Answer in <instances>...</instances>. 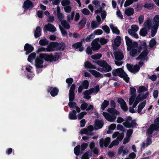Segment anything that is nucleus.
I'll use <instances>...</instances> for the list:
<instances>
[{"label": "nucleus", "instance_id": "1", "mask_svg": "<svg viewBox=\"0 0 159 159\" xmlns=\"http://www.w3.org/2000/svg\"><path fill=\"white\" fill-rule=\"evenodd\" d=\"M97 64L102 68H98L97 70L101 72H108L111 70V66L108 65L107 62L104 61H101L97 62Z\"/></svg>", "mask_w": 159, "mask_h": 159}, {"label": "nucleus", "instance_id": "2", "mask_svg": "<svg viewBox=\"0 0 159 159\" xmlns=\"http://www.w3.org/2000/svg\"><path fill=\"white\" fill-rule=\"evenodd\" d=\"M112 74L115 76H119L123 78L125 81L128 83L129 81V78L128 75L124 72L122 68H120L113 70L112 71Z\"/></svg>", "mask_w": 159, "mask_h": 159}, {"label": "nucleus", "instance_id": "3", "mask_svg": "<svg viewBox=\"0 0 159 159\" xmlns=\"http://www.w3.org/2000/svg\"><path fill=\"white\" fill-rule=\"evenodd\" d=\"M46 55L45 54H40L39 57H37L35 60V66L36 68H42L43 67V60L46 61L47 58L42 55Z\"/></svg>", "mask_w": 159, "mask_h": 159}, {"label": "nucleus", "instance_id": "4", "mask_svg": "<svg viewBox=\"0 0 159 159\" xmlns=\"http://www.w3.org/2000/svg\"><path fill=\"white\" fill-rule=\"evenodd\" d=\"M141 48H143L144 50L141 53L136 59L141 61L147 60V55L148 53V50L146 49V44L145 42H143L142 44Z\"/></svg>", "mask_w": 159, "mask_h": 159}, {"label": "nucleus", "instance_id": "5", "mask_svg": "<svg viewBox=\"0 0 159 159\" xmlns=\"http://www.w3.org/2000/svg\"><path fill=\"white\" fill-rule=\"evenodd\" d=\"M154 121L155 124L150 125L147 131L149 134H151L154 130H159V117L155 119Z\"/></svg>", "mask_w": 159, "mask_h": 159}, {"label": "nucleus", "instance_id": "6", "mask_svg": "<svg viewBox=\"0 0 159 159\" xmlns=\"http://www.w3.org/2000/svg\"><path fill=\"white\" fill-rule=\"evenodd\" d=\"M55 43H51L47 46V48H41L38 49L39 52H52L56 50V46Z\"/></svg>", "mask_w": 159, "mask_h": 159}, {"label": "nucleus", "instance_id": "7", "mask_svg": "<svg viewBox=\"0 0 159 159\" xmlns=\"http://www.w3.org/2000/svg\"><path fill=\"white\" fill-rule=\"evenodd\" d=\"M88 144L87 143H83L81 146V148L80 149V145H78L75 147L74 149L75 154L77 156H78L79 153H82L88 147Z\"/></svg>", "mask_w": 159, "mask_h": 159}, {"label": "nucleus", "instance_id": "8", "mask_svg": "<svg viewBox=\"0 0 159 159\" xmlns=\"http://www.w3.org/2000/svg\"><path fill=\"white\" fill-rule=\"evenodd\" d=\"M124 125L126 127H133L135 125V121L132 120V118L129 116H127L126 118L125 121L123 123Z\"/></svg>", "mask_w": 159, "mask_h": 159}, {"label": "nucleus", "instance_id": "9", "mask_svg": "<svg viewBox=\"0 0 159 159\" xmlns=\"http://www.w3.org/2000/svg\"><path fill=\"white\" fill-rule=\"evenodd\" d=\"M61 54L59 53H56L54 56L49 55L46 54V55H42L43 57H46V61H52L58 60Z\"/></svg>", "mask_w": 159, "mask_h": 159}, {"label": "nucleus", "instance_id": "10", "mask_svg": "<svg viewBox=\"0 0 159 159\" xmlns=\"http://www.w3.org/2000/svg\"><path fill=\"white\" fill-rule=\"evenodd\" d=\"M129 152V149L128 147L122 146L118 148V153L119 155L124 156L127 155Z\"/></svg>", "mask_w": 159, "mask_h": 159}, {"label": "nucleus", "instance_id": "11", "mask_svg": "<svg viewBox=\"0 0 159 159\" xmlns=\"http://www.w3.org/2000/svg\"><path fill=\"white\" fill-rule=\"evenodd\" d=\"M103 115L107 120L110 122H114L116 118L115 115L110 113L108 114L105 112H103Z\"/></svg>", "mask_w": 159, "mask_h": 159}, {"label": "nucleus", "instance_id": "12", "mask_svg": "<svg viewBox=\"0 0 159 159\" xmlns=\"http://www.w3.org/2000/svg\"><path fill=\"white\" fill-rule=\"evenodd\" d=\"M128 51H129L130 55L132 57H135L140 52V48H138L137 46L135 47L132 46L129 50H127Z\"/></svg>", "mask_w": 159, "mask_h": 159}, {"label": "nucleus", "instance_id": "13", "mask_svg": "<svg viewBox=\"0 0 159 159\" xmlns=\"http://www.w3.org/2000/svg\"><path fill=\"white\" fill-rule=\"evenodd\" d=\"M92 49L93 51L98 50L101 47L99 43V39L97 38L93 40L91 43Z\"/></svg>", "mask_w": 159, "mask_h": 159}, {"label": "nucleus", "instance_id": "14", "mask_svg": "<svg viewBox=\"0 0 159 159\" xmlns=\"http://www.w3.org/2000/svg\"><path fill=\"white\" fill-rule=\"evenodd\" d=\"M125 39L127 46V50H129L132 46H137V43L136 42H132V41L127 36H125Z\"/></svg>", "mask_w": 159, "mask_h": 159}, {"label": "nucleus", "instance_id": "15", "mask_svg": "<svg viewBox=\"0 0 159 159\" xmlns=\"http://www.w3.org/2000/svg\"><path fill=\"white\" fill-rule=\"evenodd\" d=\"M111 141V138L110 137H107L105 139H101L99 140V144L100 146L102 148L103 146L107 147Z\"/></svg>", "mask_w": 159, "mask_h": 159}, {"label": "nucleus", "instance_id": "16", "mask_svg": "<svg viewBox=\"0 0 159 159\" xmlns=\"http://www.w3.org/2000/svg\"><path fill=\"white\" fill-rule=\"evenodd\" d=\"M135 97L134 95H131L129 99V104L132 105L133 107H135L140 101L139 99H137V97L135 99Z\"/></svg>", "mask_w": 159, "mask_h": 159}, {"label": "nucleus", "instance_id": "17", "mask_svg": "<svg viewBox=\"0 0 159 159\" xmlns=\"http://www.w3.org/2000/svg\"><path fill=\"white\" fill-rule=\"evenodd\" d=\"M126 66L128 70L134 73H135L138 71L140 69L139 66L137 65L134 66H132L130 64H127Z\"/></svg>", "mask_w": 159, "mask_h": 159}, {"label": "nucleus", "instance_id": "18", "mask_svg": "<svg viewBox=\"0 0 159 159\" xmlns=\"http://www.w3.org/2000/svg\"><path fill=\"white\" fill-rule=\"evenodd\" d=\"M93 130V127L92 125L89 126L87 129H84L80 131L81 134H85L88 135H91L90 132Z\"/></svg>", "mask_w": 159, "mask_h": 159}, {"label": "nucleus", "instance_id": "19", "mask_svg": "<svg viewBox=\"0 0 159 159\" xmlns=\"http://www.w3.org/2000/svg\"><path fill=\"white\" fill-rule=\"evenodd\" d=\"M117 102L120 105L121 107L122 110L125 111H126L128 110V108L126 103L123 99L120 98H118Z\"/></svg>", "mask_w": 159, "mask_h": 159}, {"label": "nucleus", "instance_id": "20", "mask_svg": "<svg viewBox=\"0 0 159 159\" xmlns=\"http://www.w3.org/2000/svg\"><path fill=\"white\" fill-rule=\"evenodd\" d=\"M56 29L52 25L50 24H48L44 26V31H49L52 32L56 31Z\"/></svg>", "mask_w": 159, "mask_h": 159}, {"label": "nucleus", "instance_id": "21", "mask_svg": "<svg viewBox=\"0 0 159 159\" xmlns=\"http://www.w3.org/2000/svg\"><path fill=\"white\" fill-rule=\"evenodd\" d=\"M24 49L26 51L25 54H28L29 53L32 52L34 49V47L28 43H26L24 48Z\"/></svg>", "mask_w": 159, "mask_h": 159}, {"label": "nucleus", "instance_id": "22", "mask_svg": "<svg viewBox=\"0 0 159 159\" xmlns=\"http://www.w3.org/2000/svg\"><path fill=\"white\" fill-rule=\"evenodd\" d=\"M152 23L153 24V26L158 28L159 26V15H156L154 17Z\"/></svg>", "mask_w": 159, "mask_h": 159}, {"label": "nucleus", "instance_id": "23", "mask_svg": "<svg viewBox=\"0 0 159 159\" xmlns=\"http://www.w3.org/2000/svg\"><path fill=\"white\" fill-rule=\"evenodd\" d=\"M121 41V38L119 36H117L114 40V43L112 44L113 48H116L120 44Z\"/></svg>", "mask_w": 159, "mask_h": 159}, {"label": "nucleus", "instance_id": "24", "mask_svg": "<svg viewBox=\"0 0 159 159\" xmlns=\"http://www.w3.org/2000/svg\"><path fill=\"white\" fill-rule=\"evenodd\" d=\"M103 121L102 120H96L95 123V129H98L102 128L103 126Z\"/></svg>", "mask_w": 159, "mask_h": 159}, {"label": "nucleus", "instance_id": "25", "mask_svg": "<svg viewBox=\"0 0 159 159\" xmlns=\"http://www.w3.org/2000/svg\"><path fill=\"white\" fill-rule=\"evenodd\" d=\"M58 91V89L56 88L50 87L48 89V91L50 92L51 95L53 97L57 95Z\"/></svg>", "mask_w": 159, "mask_h": 159}, {"label": "nucleus", "instance_id": "26", "mask_svg": "<svg viewBox=\"0 0 159 159\" xmlns=\"http://www.w3.org/2000/svg\"><path fill=\"white\" fill-rule=\"evenodd\" d=\"M114 54L115 58L116 60H120L123 58V53L120 51H117L114 53Z\"/></svg>", "mask_w": 159, "mask_h": 159}, {"label": "nucleus", "instance_id": "27", "mask_svg": "<svg viewBox=\"0 0 159 159\" xmlns=\"http://www.w3.org/2000/svg\"><path fill=\"white\" fill-rule=\"evenodd\" d=\"M33 7V3L30 0L25 1L23 4V7L25 9H30Z\"/></svg>", "mask_w": 159, "mask_h": 159}, {"label": "nucleus", "instance_id": "28", "mask_svg": "<svg viewBox=\"0 0 159 159\" xmlns=\"http://www.w3.org/2000/svg\"><path fill=\"white\" fill-rule=\"evenodd\" d=\"M124 134L123 133H120L118 132H114L112 135V138H115L117 137L116 139H119V140H121L123 138Z\"/></svg>", "mask_w": 159, "mask_h": 159}, {"label": "nucleus", "instance_id": "29", "mask_svg": "<svg viewBox=\"0 0 159 159\" xmlns=\"http://www.w3.org/2000/svg\"><path fill=\"white\" fill-rule=\"evenodd\" d=\"M68 105L70 108H75L77 112H80V109L79 107L77 106L76 103L73 102H70L68 103Z\"/></svg>", "mask_w": 159, "mask_h": 159}, {"label": "nucleus", "instance_id": "30", "mask_svg": "<svg viewBox=\"0 0 159 159\" xmlns=\"http://www.w3.org/2000/svg\"><path fill=\"white\" fill-rule=\"evenodd\" d=\"M149 94L148 92H147L145 93H139V94L137 96V99H139L140 100H143L146 99L148 96Z\"/></svg>", "mask_w": 159, "mask_h": 159}, {"label": "nucleus", "instance_id": "31", "mask_svg": "<svg viewBox=\"0 0 159 159\" xmlns=\"http://www.w3.org/2000/svg\"><path fill=\"white\" fill-rule=\"evenodd\" d=\"M57 15L59 20L61 21L64 17L63 15L60 12V9L59 6H57Z\"/></svg>", "mask_w": 159, "mask_h": 159}, {"label": "nucleus", "instance_id": "32", "mask_svg": "<svg viewBox=\"0 0 159 159\" xmlns=\"http://www.w3.org/2000/svg\"><path fill=\"white\" fill-rule=\"evenodd\" d=\"M76 112L75 110H73L70 112L69 115V118L70 120H75L77 119L76 116Z\"/></svg>", "mask_w": 159, "mask_h": 159}, {"label": "nucleus", "instance_id": "33", "mask_svg": "<svg viewBox=\"0 0 159 159\" xmlns=\"http://www.w3.org/2000/svg\"><path fill=\"white\" fill-rule=\"evenodd\" d=\"M89 71L95 77L98 78L99 77H102V74H100L99 72L96 70H89Z\"/></svg>", "mask_w": 159, "mask_h": 159}, {"label": "nucleus", "instance_id": "34", "mask_svg": "<svg viewBox=\"0 0 159 159\" xmlns=\"http://www.w3.org/2000/svg\"><path fill=\"white\" fill-rule=\"evenodd\" d=\"M144 25L145 26L144 27L146 28L148 30H149L150 28L152 25V23L151 20L149 18L147 19L145 21L144 23Z\"/></svg>", "mask_w": 159, "mask_h": 159}, {"label": "nucleus", "instance_id": "35", "mask_svg": "<svg viewBox=\"0 0 159 159\" xmlns=\"http://www.w3.org/2000/svg\"><path fill=\"white\" fill-rule=\"evenodd\" d=\"M56 46V50H63L65 48V45L64 43H55Z\"/></svg>", "mask_w": 159, "mask_h": 159}, {"label": "nucleus", "instance_id": "36", "mask_svg": "<svg viewBox=\"0 0 159 159\" xmlns=\"http://www.w3.org/2000/svg\"><path fill=\"white\" fill-rule=\"evenodd\" d=\"M110 26L112 30V32L113 33L116 34H120V31L117 29L116 27L115 26L112 24H110Z\"/></svg>", "mask_w": 159, "mask_h": 159}, {"label": "nucleus", "instance_id": "37", "mask_svg": "<svg viewBox=\"0 0 159 159\" xmlns=\"http://www.w3.org/2000/svg\"><path fill=\"white\" fill-rule=\"evenodd\" d=\"M41 28L39 26H37L36 30L34 32V35L37 38L41 35Z\"/></svg>", "mask_w": 159, "mask_h": 159}, {"label": "nucleus", "instance_id": "38", "mask_svg": "<svg viewBox=\"0 0 159 159\" xmlns=\"http://www.w3.org/2000/svg\"><path fill=\"white\" fill-rule=\"evenodd\" d=\"M108 111L109 113H111L116 116V115H119L120 114L119 112L116 110L114 108H108L107 110Z\"/></svg>", "mask_w": 159, "mask_h": 159}, {"label": "nucleus", "instance_id": "39", "mask_svg": "<svg viewBox=\"0 0 159 159\" xmlns=\"http://www.w3.org/2000/svg\"><path fill=\"white\" fill-rule=\"evenodd\" d=\"M148 30L145 27H144L140 30L139 34L140 35L142 36H144L148 34Z\"/></svg>", "mask_w": 159, "mask_h": 159}, {"label": "nucleus", "instance_id": "40", "mask_svg": "<svg viewBox=\"0 0 159 159\" xmlns=\"http://www.w3.org/2000/svg\"><path fill=\"white\" fill-rule=\"evenodd\" d=\"M134 10L132 8H128L126 9L125 11V13L127 16H131L134 13Z\"/></svg>", "mask_w": 159, "mask_h": 159}, {"label": "nucleus", "instance_id": "41", "mask_svg": "<svg viewBox=\"0 0 159 159\" xmlns=\"http://www.w3.org/2000/svg\"><path fill=\"white\" fill-rule=\"evenodd\" d=\"M121 141V140H119V139H116L112 141L111 143L109 145L108 147L111 148L114 146L117 145L119 144L120 141Z\"/></svg>", "mask_w": 159, "mask_h": 159}, {"label": "nucleus", "instance_id": "42", "mask_svg": "<svg viewBox=\"0 0 159 159\" xmlns=\"http://www.w3.org/2000/svg\"><path fill=\"white\" fill-rule=\"evenodd\" d=\"M61 24L63 27L66 29H69L70 28L69 24L66 20H62Z\"/></svg>", "mask_w": 159, "mask_h": 159}, {"label": "nucleus", "instance_id": "43", "mask_svg": "<svg viewBox=\"0 0 159 159\" xmlns=\"http://www.w3.org/2000/svg\"><path fill=\"white\" fill-rule=\"evenodd\" d=\"M84 67L86 68L96 69L95 66L89 61H86L85 63Z\"/></svg>", "mask_w": 159, "mask_h": 159}, {"label": "nucleus", "instance_id": "44", "mask_svg": "<svg viewBox=\"0 0 159 159\" xmlns=\"http://www.w3.org/2000/svg\"><path fill=\"white\" fill-rule=\"evenodd\" d=\"M146 104L145 102H143L140 103L138 106L137 111L139 113H140L142 109L145 107Z\"/></svg>", "mask_w": 159, "mask_h": 159}, {"label": "nucleus", "instance_id": "45", "mask_svg": "<svg viewBox=\"0 0 159 159\" xmlns=\"http://www.w3.org/2000/svg\"><path fill=\"white\" fill-rule=\"evenodd\" d=\"M144 7L145 8L151 10L153 8L154 4L152 3H147L144 4Z\"/></svg>", "mask_w": 159, "mask_h": 159}, {"label": "nucleus", "instance_id": "46", "mask_svg": "<svg viewBox=\"0 0 159 159\" xmlns=\"http://www.w3.org/2000/svg\"><path fill=\"white\" fill-rule=\"evenodd\" d=\"M36 54L34 52H33L30 54L28 58V61L29 62H31L34 59L35 57Z\"/></svg>", "mask_w": 159, "mask_h": 159}, {"label": "nucleus", "instance_id": "47", "mask_svg": "<svg viewBox=\"0 0 159 159\" xmlns=\"http://www.w3.org/2000/svg\"><path fill=\"white\" fill-rule=\"evenodd\" d=\"M139 29L138 26L136 25H133L131 26V29L128 30H130L132 31V32H137Z\"/></svg>", "mask_w": 159, "mask_h": 159}, {"label": "nucleus", "instance_id": "48", "mask_svg": "<svg viewBox=\"0 0 159 159\" xmlns=\"http://www.w3.org/2000/svg\"><path fill=\"white\" fill-rule=\"evenodd\" d=\"M39 43L41 45L45 46L48 45V42L46 39H43L40 40L39 42Z\"/></svg>", "mask_w": 159, "mask_h": 159}, {"label": "nucleus", "instance_id": "49", "mask_svg": "<svg viewBox=\"0 0 159 159\" xmlns=\"http://www.w3.org/2000/svg\"><path fill=\"white\" fill-rule=\"evenodd\" d=\"M109 102L105 100L101 105V108L102 110H104L105 108L108 105Z\"/></svg>", "mask_w": 159, "mask_h": 159}, {"label": "nucleus", "instance_id": "50", "mask_svg": "<svg viewBox=\"0 0 159 159\" xmlns=\"http://www.w3.org/2000/svg\"><path fill=\"white\" fill-rule=\"evenodd\" d=\"M62 5L64 7L69 6L70 4V2L69 0H62L61 2Z\"/></svg>", "mask_w": 159, "mask_h": 159}, {"label": "nucleus", "instance_id": "51", "mask_svg": "<svg viewBox=\"0 0 159 159\" xmlns=\"http://www.w3.org/2000/svg\"><path fill=\"white\" fill-rule=\"evenodd\" d=\"M147 89L143 86H140L138 90V93H142L147 90Z\"/></svg>", "mask_w": 159, "mask_h": 159}, {"label": "nucleus", "instance_id": "52", "mask_svg": "<svg viewBox=\"0 0 159 159\" xmlns=\"http://www.w3.org/2000/svg\"><path fill=\"white\" fill-rule=\"evenodd\" d=\"M156 44V41L155 39H152L149 42V45L150 48L153 47Z\"/></svg>", "mask_w": 159, "mask_h": 159}, {"label": "nucleus", "instance_id": "53", "mask_svg": "<svg viewBox=\"0 0 159 159\" xmlns=\"http://www.w3.org/2000/svg\"><path fill=\"white\" fill-rule=\"evenodd\" d=\"M81 12L85 15H88L90 13V11L87 9L84 8L81 10Z\"/></svg>", "mask_w": 159, "mask_h": 159}, {"label": "nucleus", "instance_id": "54", "mask_svg": "<svg viewBox=\"0 0 159 159\" xmlns=\"http://www.w3.org/2000/svg\"><path fill=\"white\" fill-rule=\"evenodd\" d=\"M101 23H97L94 21H92L91 24V27L92 29H94L97 28L98 26L100 25Z\"/></svg>", "mask_w": 159, "mask_h": 159}, {"label": "nucleus", "instance_id": "55", "mask_svg": "<svg viewBox=\"0 0 159 159\" xmlns=\"http://www.w3.org/2000/svg\"><path fill=\"white\" fill-rule=\"evenodd\" d=\"M128 33L129 34L135 38H138V35L135 32H132V31L130 30H128Z\"/></svg>", "mask_w": 159, "mask_h": 159}, {"label": "nucleus", "instance_id": "56", "mask_svg": "<svg viewBox=\"0 0 159 159\" xmlns=\"http://www.w3.org/2000/svg\"><path fill=\"white\" fill-rule=\"evenodd\" d=\"M94 37L95 36L93 34H91L87 37L85 40L87 42H90Z\"/></svg>", "mask_w": 159, "mask_h": 159}, {"label": "nucleus", "instance_id": "57", "mask_svg": "<svg viewBox=\"0 0 159 159\" xmlns=\"http://www.w3.org/2000/svg\"><path fill=\"white\" fill-rule=\"evenodd\" d=\"M64 10L66 12L69 13L71 11L72 7L70 6H67L64 7Z\"/></svg>", "mask_w": 159, "mask_h": 159}, {"label": "nucleus", "instance_id": "58", "mask_svg": "<svg viewBox=\"0 0 159 159\" xmlns=\"http://www.w3.org/2000/svg\"><path fill=\"white\" fill-rule=\"evenodd\" d=\"M158 28L152 26V28L151 36L153 37L155 35Z\"/></svg>", "mask_w": 159, "mask_h": 159}, {"label": "nucleus", "instance_id": "59", "mask_svg": "<svg viewBox=\"0 0 159 159\" xmlns=\"http://www.w3.org/2000/svg\"><path fill=\"white\" fill-rule=\"evenodd\" d=\"M87 114L85 111H83L78 114L77 115L78 119L79 120L81 119L84 116Z\"/></svg>", "mask_w": 159, "mask_h": 159}, {"label": "nucleus", "instance_id": "60", "mask_svg": "<svg viewBox=\"0 0 159 159\" xmlns=\"http://www.w3.org/2000/svg\"><path fill=\"white\" fill-rule=\"evenodd\" d=\"M102 57V55L101 54H97L91 56V58L94 59L96 60Z\"/></svg>", "mask_w": 159, "mask_h": 159}, {"label": "nucleus", "instance_id": "61", "mask_svg": "<svg viewBox=\"0 0 159 159\" xmlns=\"http://www.w3.org/2000/svg\"><path fill=\"white\" fill-rule=\"evenodd\" d=\"M82 84L84 89H87L88 87L89 83L87 80H85L82 82Z\"/></svg>", "mask_w": 159, "mask_h": 159}, {"label": "nucleus", "instance_id": "62", "mask_svg": "<svg viewBox=\"0 0 159 159\" xmlns=\"http://www.w3.org/2000/svg\"><path fill=\"white\" fill-rule=\"evenodd\" d=\"M75 12L74 11H72L71 12L70 15H68L67 16V20L68 21H70V20L73 19V18L74 17V15H75Z\"/></svg>", "mask_w": 159, "mask_h": 159}, {"label": "nucleus", "instance_id": "63", "mask_svg": "<svg viewBox=\"0 0 159 159\" xmlns=\"http://www.w3.org/2000/svg\"><path fill=\"white\" fill-rule=\"evenodd\" d=\"M133 2V0H127L125 3L124 6L125 7H128L131 5Z\"/></svg>", "mask_w": 159, "mask_h": 159}, {"label": "nucleus", "instance_id": "64", "mask_svg": "<svg viewBox=\"0 0 159 159\" xmlns=\"http://www.w3.org/2000/svg\"><path fill=\"white\" fill-rule=\"evenodd\" d=\"M102 31L101 30L98 29L95 30L93 33V34L95 35H99L102 34Z\"/></svg>", "mask_w": 159, "mask_h": 159}]
</instances>
